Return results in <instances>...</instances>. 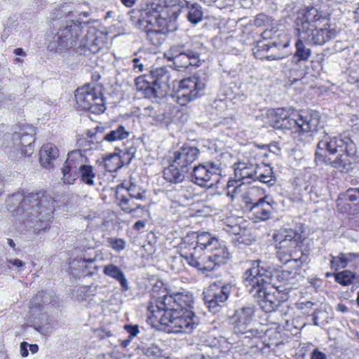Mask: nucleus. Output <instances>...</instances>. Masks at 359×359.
<instances>
[{
	"instance_id": "f257e3e1",
	"label": "nucleus",
	"mask_w": 359,
	"mask_h": 359,
	"mask_svg": "<svg viewBox=\"0 0 359 359\" xmlns=\"http://www.w3.org/2000/svg\"><path fill=\"white\" fill-rule=\"evenodd\" d=\"M277 243V256L283 264L303 263L302 242L304 238L302 233L292 229L280 230L273 236Z\"/></svg>"
},
{
	"instance_id": "f03ea898",
	"label": "nucleus",
	"mask_w": 359,
	"mask_h": 359,
	"mask_svg": "<svg viewBox=\"0 0 359 359\" xmlns=\"http://www.w3.org/2000/svg\"><path fill=\"white\" fill-rule=\"evenodd\" d=\"M156 313H151L159 323L170 327L168 331L173 333L189 334L198 325V318L191 309H180V311H163L156 310Z\"/></svg>"
},
{
	"instance_id": "7ed1b4c3",
	"label": "nucleus",
	"mask_w": 359,
	"mask_h": 359,
	"mask_svg": "<svg viewBox=\"0 0 359 359\" xmlns=\"http://www.w3.org/2000/svg\"><path fill=\"white\" fill-rule=\"evenodd\" d=\"M137 22L144 29L147 39L156 46L161 45L167 34L176 29L175 22L142 12Z\"/></svg>"
},
{
	"instance_id": "20e7f679",
	"label": "nucleus",
	"mask_w": 359,
	"mask_h": 359,
	"mask_svg": "<svg viewBox=\"0 0 359 359\" xmlns=\"http://www.w3.org/2000/svg\"><path fill=\"white\" fill-rule=\"evenodd\" d=\"M193 304V295L189 292H174L169 291L162 297L151 302L148 310L150 313H156V310L159 311H180V309H191Z\"/></svg>"
},
{
	"instance_id": "39448f33",
	"label": "nucleus",
	"mask_w": 359,
	"mask_h": 359,
	"mask_svg": "<svg viewBox=\"0 0 359 359\" xmlns=\"http://www.w3.org/2000/svg\"><path fill=\"white\" fill-rule=\"evenodd\" d=\"M83 29L80 21L67 20L61 25L58 32L53 37L49 47L56 50L72 48L76 44Z\"/></svg>"
},
{
	"instance_id": "423d86ee",
	"label": "nucleus",
	"mask_w": 359,
	"mask_h": 359,
	"mask_svg": "<svg viewBox=\"0 0 359 359\" xmlns=\"http://www.w3.org/2000/svg\"><path fill=\"white\" fill-rule=\"evenodd\" d=\"M75 101V108L77 111H90L93 107V103L97 107L96 110L100 112H104L106 110L101 90L90 84L84 85L76 90ZM90 112H95V109Z\"/></svg>"
},
{
	"instance_id": "0eeeda50",
	"label": "nucleus",
	"mask_w": 359,
	"mask_h": 359,
	"mask_svg": "<svg viewBox=\"0 0 359 359\" xmlns=\"http://www.w3.org/2000/svg\"><path fill=\"white\" fill-rule=\"evenodd\" d=\"M180 0H151L142 12L175 22L182 6Z\"/></svg>"
},
{
	"instance_id": "6e6552de",
	"label": "nucleus",
	"mask_w": 359,
	"mask_h": 359,
	"mask_svg": "<svg viewBox=\"0 0 359 359\" xmlns=\"http://www.w3.org/2000/svg\"><path fill=\"white\" fill-rule=\"evenodd\" d=\"M199 260L194 262V267L202 271H212L216 266L224 264L229 259V253L224 245H213L207 252L202 253Z\"/></svg>"
},
{
	"instance_id": "1a4fd4ad",
	"label": "nucleus",
	"mask_w": 359,
	"mask_h": 359,
	"mask_svg": "<svg viewBox=\"0 0 359 359\" xmlns=\"http://www.w3.org/2000/svg\"><path fill=\"white\" fill-rule=\"evenodd\" d=\"M254 313L253 306H244L235 311L234 314L230 317V320L234 325L233 331L236 334H245L247 338L258 335V330L252 327Z\"/></svg>"
},
{
	"instance_id": "9d476101",
	"label": "nucleus",
	"mask_w": 359,
	"mask_h": 359,
	"mask_svg": "<svg viewBox=\"0 0 359 359\" xmlns=\"http://www.w3.org/2000/svg\"><path fill=\"white\" fill-rule=\"evenodd\" d=\"M191 170V181L201 187H212L219 180L221 170L216 163L201 164Z\"/></svg>"
},
{
	"instance_id": "9b49d317",
	"label": "nucleus",
	"mask_w": 359,
	"mask_h": 359,
	"mask_svg": "<svg viewBox=\"0 0 359 359\" xmlns=\"http://www.w3.org/2000/svg\"><path fill=\"white\" fill-rule=\"evenodd\" d=\"M231 285H225L222 287L217 285L210 286L203 292V299L209 311L212 313L219 312L225 306L229 297Z\"/></svg>"
},
{
	"instance_id": "f8f14e48",
	"label": "nucleus",
	"mask_w": 359,
	"mask_h": 359,
	"mask_svg": "<svg viewBox=\"0 0 359 359\" xmlns=\"http://www.w3.org/2000/svg\"><path fill=\"white\" fill-rule=\"evenodd\" d=\"M35 128L28 124H23L18 131L11 136L13 146L21 150L22 156H30L34 151Z\"/></svg>"
},
{
	"instance_id": "ddd939ff",
	"label": "nucleus",
	"mask_w": 359,
	"mask_h": 359,
	"mask_svg": "<svg viewBox=\"0 0 359 359\" xmlns=\"http://www.w3.org/2000/svg\"><path fill=\"white\" fill-rule=\"evenodd\" d=\"M205 85L198 78L193 76L182 80L177 92V102L180 105H186L189 102L197 97Z\"/></svg>"
},
{
	"instance_id": "4468645a",
	"label": "nucleus",
	"mask_w": 359,
	"mask_h": 359,
	"mask_svg": "<svg viewBox=\"0 0 359 359\" xmlns=\"http://www.w3.org/2000/svg\"><path fill=\"white\" fill-rule=\"evenodd\" d=\"M257 283L249 289L250 293L252 297L257 298V302L262 309L266 313H270L276 311L280 305V302L273 294L267 292L266 285H259L258 280H255Z\"/></svg>"
},
{
	"instance_id": "2eb2a0df",
	"label": "nucleus",
	"mask_w": 359,
	"mask_h": 359,
	"mask_svg": "<svg viewBox=\"0 0 359 359\" xmlns=\"http://www.w3.org/2000/svg\"><path fill=\"white\" fill-rule=\"evenodd\" d=\"M86 157L81 151L75 150L68 154V158L62 168L63 177L62 180L67 184H73L76 179V172L85 165Z\"/></svg>"
},
{
	"instance_id": "dca6fc26",
	"label": "nucleus",
	"mask_w": 359,
	"mask_h": 359,
	"mask_svg": "<svg viewBox=\"0 0 359 359\" xmlns=\"http://www.w3.org/2000/svg\"><path fill=\"white\" fill-rule=\"evenodd\" d=\"M53 202L48 200L46 196H40L39 194L31 193L25 196L21 201L22 211L30 212L39 211L40 213L44 212L47 214L53 212Z\"/></svg>"
},
{
	"instance_id": "f3484780",
	"label": "nucleus",
	"mask_w": 359,
	"mask_h": 359,
	"mask_svg": "<svg viewBox=\"0 0 359 359\" xmlns=\"http://www.w3.org/2000/svg\"><path fill=\"white\" fill-rule=\"evenodd\" d=\"M148 78L151 80L153 89L149 90V93H155L156 98L165 96L170 86V74L165 67L156 68L150 72Z\"/></svg>"
},
{
	"instance_id": "a211bd4d",
	"label": "nucleus",
	"mask_w": 359,
	"mask_h": 359,
	"mask_svg": "<svg viewBox=\"0 0 359 359\" xmlns=\"http://www.w3.org/2000/svg\"><path fill=\"white\" fill-rule=\"evenodd\" d=\"M179 252L180 256L183 257L187 263L194 266V262H197L201 255V248H199L196 244V233L192 232L188 233L182 240L179 245Z\"/></svg>"
},
{
	"instance_id": "6ab92c4d",
	"label": "nucleus",
	"mask_w": 359,
	"mask_h": 359,
	"mask_svg": "<svg viewBox=\"0 0 359 359\" xmlns=\"http://www.w3.org/2000/svg\"><path fill=\"white\" fill-rule=\"evenodd\" d=\"M300 36L307 45H323L334 39L337 31L330 27L318 29L316 25V27L300 32Z\"/></svg>"
},
{
	"instance_id": "aec40b11",
	"label": "nucleus",
	"mask_w": 359,
	"mask_h": 359,
	"mask_svg": "<svg viewBox=\"0 0 359 359\" xmlns=\"http://www.w3.org/2000/svg\"><path fill=\"white\" fill-rule=\"evenodd\" d=\"M199 150L196 147L184 144L173 152L172 163L185 171H191L192 163L197 159Z\"/></svg>"
},
{
	"instance_id": "412c9836",
	"label": "nucleus",
	"mask_w": 359,
	"mask_h": 359,
	"mask_svg": "<svg viewBox=\"0 0 359 359\" xmlns=\"http://www.w3.org/2000/svg\"><path fill=\"white\" fill-rule=\"evenodd\" d=\"M107 34L95 27H88L87 32L81 40L80 45L93 53H97L104 46Z\"/></svg>"
},
{
	"instance_id": "4be33fe9",
	"label": "nucleus",
	"mask_w": 359,
	"mask_h": 359,
	"mask_svg": "<svg viewBox=\"0 0 359 359\" xmlns=\"http://www.w3.org/2000/svg\"><path fill=\"white\" fill-rule=\"evenodd\" d=\"M348 139L349 138H330L328 136H325L323 140L319 141L316 154L320 156L334 155L344 149V147L346 146L345 144L348 142Z\"/></svg>"
},
{
	"instance_id": "5701e85b",
	"label": "nucleus",
	"mask_w": 359,
	"mask_h": 359,
	"mask_svg": "<svg viewBox=\"0 0 359 359\" xmlns=\"http://www.w3.org/2000/svg\"><path fill=\"white\" fill-rule=\"evenodd\" d=\"M235 182H241L238 185L250 183V180H255L257 172H259L257 165L252 163L238 162L234 164Z\"/></svg>"
},
{
	"instance_id": "b1692460",
	"label": "nucleus",
	"mask_w": 359,
	"mask_h": 359,
	"mask_svg": "<svg viewBox=\"0 0 359 359\" xmlns=\"http://www.w3.org/2000/svg\"><path fill=\"white\" fill-rule=\"evenodd\" d=\"M262 275L264 276L262 280L264 283V285H271L273 288L280 291L284 290L285 286L283 284V276H281L280 269L266 263V268H262Z\"/></svg>"
},
{
	"instance_id": "393cba45",
	"label": "nucleus",
	"mask_w": 359,
	"mask_h": 359,
	"mask_svg": "<svg viewBox=\"0 0 359 359\" xmlns=\"http://www.w3.org/2000/svg\"><path fill=\"white\" fill-rule=\"evenodd\" d=\"M297 117L294 119L295 124L301 128L303 132H316L320 126V118L318 114H292Z\"/></svg>"
},
{
	"instance_id": "a878e982",
	"label": "nucleus",
	"mask_w": 359,
	"mask_h": 359,
	"mask_svg": "<svg viewBox=\"0 0 359 359\" xmlns=\"http://www.w3.org/2000/svg\"><path fill=\"white\" fill-rule=\"evenodd\" d=\"M345 144L346 146L344 147V149L339 152V154L333 162L334 164L345 167L355 162L356 154L355 144L351 140L348 139V142Z\"/></svg>"
},
{
	"instance_id": "bb28decb",
	"label": "nucleus",
	"mask_w": 359,
	"mask_h": 359,
	"mask_svg": "<svg viewBox=\"0 0 359 359\" xmlns=\"http://www.w3.org/2000/svg\"><path fill=\"white\" fill-rule=\"evenodd\" d=\"M172 62L178 71H181L182 69H186L189 66H198L199 53L189 49L177 56Z\"/></svg>"
},
{
	"instance_id": "cd10ccee",
	"label": "nucleus",
	"mask_w": 359,
	"mask_h": 359,
	"mask_svg": "<svg viewBox=\"0 0 359 359\" xmlns=\"http://www.w3.org/2000/svg\"><path fill=\"white\" fill-rule=\"evenodd\" d=\"M320 19L318 12L313 7L307 8L302 18L297 21L298 32L309 30L312 27H316L315 23Z\"/></svg>"
},
{
	"instance_id": "c85d7f7f",
	"label": "nucleus",
	"mask_w": 359,
	"mask_h": 359,
	"mask_svg": "<svg viewBox=\"0 0 359 359\" xmlns=\"http://www.w3.org/2000/svg\"><path fill=\"white\" fill-rule=\"evenodd\" d=\"M58 156V149L52 143H47L40 150V163L44 168L49 169L53 166V161Z\"/></svg>"
},
{
	"instance_id": "c756f323",
	"label": "nucleus",
	"mask_w": 359,
	"mask_h": 359,
	"mask_svg": "<svg viewBox=\"0 0 359 359\" xmlns=\"http://www.w3.org/2000/svg\"><path fill=\"white\" fill-rule=\"evenodd\" d=\"M189 171H184L183 168H180L175 163H172L163 170L164 179L170 183L180 184L182 183L185 179L187 174Z\"/></svg>"
},
{
	"instance_id": "7c9ffc66",
	"label": "nucleus",
	"mask_w": 359,
	"mask_h": 359,
	"mask_svg": "<svg viewBox=\"0 0 359 359\" xmlns=\"http://www.w3.org/2000/svg\"><path fill=\"white\" fill-rule=\"evenodd\" d=\"M257 264L256 266H253L245 272L244 278L246 282V285L252 287L255 284V280H258L259 285H264V283L262 282V279L264 278L262 275V268H266V263L262 262L260 261H257Z\"/></svg>"
},
{
	"instance_id": "2f4dec72",
	"label": "nucleus",
	"mask_w": 359,
	"mask_h": 359,
	"mask_svg": "<svg viewBox=\"0 0 359 359\" xmlns=\"http://www.w3.org/2000/svg\"><path fill=\"white\" fill-rule=\"evenodd\" d=\"M103 273L105 276H109L118 281L123 291H127L129 289L128 280L122 271L117 266L109 264L104 266Z\"/></svg>"
},
{
	"instance_id": "473e14b6",
	"label": "nucleus",
	"mask_w": 359,
	"mask_h": 359,
	"mask_svg": "<svg viewBox=\"0 0 359 359\" xmlns=\"http://www.w3.org/2000/svg\"><path fill=\"white\" fill-rule=\"evenodd\" d=\"M196 244L201 248V253L207 252L213 245H218V240L209 232L196 233Z\"/></svg>"
},
{
	"instance_id": "72a5a7b5",
	"label": "nucleus",
	"mask_w": 359,
	"mask_h": 359,
	"mask_svg": "<svg viewBox=\"0 0 359 359\" xmlns=\"http://www.w3.org/2000/svg\"><path fill=\"white\" fill-rule=\"evenodd\" d=\"M76 178L87 185L94 186L95 184L96 174L93 167L85 164L76 172Z\"/></svg>"
},
{
	"instance_id": "f704fd0d",
	"label": "nucleus",
	"mask_w": 359,
	"mask_h": 359,
	"mask_svg": "<svg viewBox=\"0 0 359 359\" xmlns=\"http://www.w3.org/2000/svg\"><path fill=\"white\" fill-rule=\"evenodd\" d=\"M250 210L256 217L262 220L267 219L271 215L269 204L265 203L264 198H260L257 202L255 203L250 208Z\"/></svg>"
},
{
	"instance_id": "c9c22d12",
	"label": "nucleus",
	"mask_w": 359,
	"mask_h": 359,
	"mask_svg": "<svg viewBox=\"0 0 359 359\" xmlns=\"http://www.w3.org/2000/svg\"><path fill=\"white\" fill-rule=\"evenodd\" d=\"M140 202H142V201H135L126 196H122L120 199L119 205L124 212L133 213L139 209L144 210L145 208Z\"/></svg>"
},
{
	"instance_id": "e433bc0d",
	"label": "nucleus",
	"mask_w": 359,
	"mask_h": 359,
	"mask_svg": "<svg viewBox=\"0 0 359 359\" xmlns=\"http://www.w3.org/2000/svg\"><path fill=\"white\" fill-rule=\"evenodd\" d=\"M135 86L138 90L144 92L146 97L149 98H156L155 93H149V90L153 89L151 80L148 76H140L135 79Z\"/></svg>"
},
{
	"instance_id": "4c0bfd02",
	"label": "nucleus",
	"mask_w": 359,
	"mask_h": 359,
	"mask_svg": "<svg viewBox=\"0 0 359 359\" xmlns=\"http://www.w3.org/2000/svg\"><path fill=\"white\" fill-rule=\"evenodd\" d=\"M333 276H334L335 281L343 286L351 285L354 280H359V276L349 270H344L334 273Z\"/></svg>"
},
{
	"instance_id": "58836bf2",
	"label": "nucleus",
	"mask_w": 359,
	"mask_h": 359,
	"mask_svg": "<svg viewBox=\"0 0 359 359\" xmlns=\"http://www.w3.org/2000/svg\"><path fill=\"white\" fill-rule=\"evenodd\" d=\"M129 135V133L125 130L123 126H118L116 130H111L109 133L104 135L100 140V141H107L109 142L122 140L126 139Z\"/></svg>"
},
{
	"instance_id": "ea45409f",
	"label": "nucleus",
	"mask_w": 359,
	"mask_h": 359,
	"mask_svg": "<svg viewBox=\"0 0 359 359\" xmlns=\"http://www.w3.org/2000/svg\"><path fill=\"white\" fill-rule=\"evenodd\" d=\"M104 167L109 172H114L121 168L120 156L117 154H111L103 158Z\"/></svg>"
},
{
	"instance_id": "a19ab883",
	"label": "nucleus",
	"mask_w": 359,
	"mask_h": 359,
	"mask_svg": "<svg viewBox=\"0 0 359 359\" xmlns=\"http://www.w3.org/2000/svg\"><path fill=\"white\" fill-rule=\"evenodd\" d=\"M259 172H257L255 180H257L263 183H270L272 181V168L266 165H257Z\"/></svg>"
},
{
	"instance_id": "79ce46f5",
	"label": "nucleus",
	"mask_w": 359,
	"mask_h": 359,
	"mask_svg": "<svg viewBox=\"0 0 359 359\" xmlns=\"http://www.w3.org/2000/svg\"><path fill=\"white\" fill-rule=\"evenodd\" d=\"M305 40L302 39L299 32V39L296 42V53L295 56L298 57L300 60H306L311 55V49L306 48L305 44Z\"/></svg>"
},
{
	"instance_id": "37998d69",
	"label": "nucleus",
	"mask_w": 359,
	"mask_h": 359,
	"mask_svg": "<svg viewBox=\"0 0 359 359\" xmlns=\"http://www.w3.org/2000/svg\"><path fill=\"white\" fill-rule=\"evenodd\" d=\"M187 19L193 24H196L202 20L203 12L201 7L198 4H192L188 7Z\"/></svg>"
},
{
	"instance_id": "c03bdc74",
	"label": "nucleus",
	"mask_w": 359,
	"mask_h": 359,
	"mask_svg": "<svg viewBox=\"0 0 359 359\" xmlns=\"http://www.w3.org/2000/svg\"><path fill=\"white\" fill-rule=\"evenodd\" d=\"M290 266H294V269H289L290 275H287V283L290 287L292 285H294L298 282L300 279L302 278V275L301 273V265L302 263H299V265L297 264H289Z\"/></svg>"
},
{
	"instance_id": "a18cd8bd",
	"label": "nucleus",
	"mask_w": 359,
	"mask_h": 359,
	"mask_svg": "<svg viewBox=\"0 0 359 359\" xmlns=\"http://www.w3.org/2000/svg\"><path fill=\"white\" fill-rule=\"evenodd\" d=\"M187 50H189V48H187L185 45L183 43L174 44L170 46V49L167 52L165 53V56L168 60L172 61Z\"/></svg>"
},
{
	"instance_id": "49530a36",
	"label": "nucleus",
	"mask_w": 359,
	"mask_h": 359,
	"mask_svg": "<svg viewBox=\"0 0 359 359\" xmlns=\"http://www.w3.org/2000/svg\"><path fill=\"white\" fill-rule=\"evenodd\" d=\"M348 262V259L346 255L343 253H341L337 257L332 256L330 261L331 269L337 271L340 268H345L347 266Z\"/></svg>"
},
{
	"instance_id": "de8ad7c7",
	"label": "nucleus",
	"mask_w": 359,
	"mask_h": 359,
	"mask_svg": "<svg viewBox=\"0 0 359 359\" xmlns=\"http://www.w3.org/2000/svg\"><path fill=\"white\" fill-rule=\"evenodd\" d=\"M128 198H133L135 201H145V192L142 191L140 187L134 184H130L128 188Z\"/></svg>"
},
{
	"instance_id": "09e8293b",
	"label": "nucleus",
	"mask_w": 359,
	"mask_h": 359,
	"mask_svg": "<svg viewBox=\"0 0 359 359\" xmlns=\"http://www.w3.org/2000/svg\"><path fill=\"white\" fill-rule=\"evenodd\" d=\"M149 118L152 121V124H161L167 126L170 121V118L166 114H149Z\"/></svg>"
},
{
	"instance_id": "8fccbe9b",
	"label": "nucleus",
	"mask_w": 359,
	"mask_h": 359,
	"mask_svg": "<svg viewBox=\"0 0 359 359\" xmlns=\"http://www.w3.org/2000/svg\"><path fill=\"white\" fill-rule=\"evenodd\" d=\"M346 200L350 201L359 208V188L348 189L346 192Z\"/></svg>"
},
{
	"instance_id": "3c124183",
	"label": "nucleus",
	"mask_w": 359,
	"mask_h": 359,
	"mask_svg": "<svg viewBox=\"0 0 359 359\" xmlns=\"http://www.w3.org/2000/svg\"><path fill=\"white\" fill-rule=\"evenodd\" d=\"M271 21V19L270 17L264 13H259L256 16L254 24L257 27H262L269 25Z\"/></svg>"
},
{
	"instance_id": "603ef678",
	"label": "nucleus",
	"mask_w": 359,
	"mask_h": 359,
	"mask_svg": "<svg viewBox=\"0 0 359 359\" xmlns=\"http://www.w3.org/2000/svg\"><path fill=\"white\" fill-rule=\"evenodd\" d=\"M108 243L110 246L116 251L122 250L125 248L126 242L121 238H109Z\"/></svg>"
},
{
	"instance_id": "864d4df0",
	"label": "nucleus",
	"mask_w": 359,
	"mask_h": 359,
	"mask_svg": "<svg viewBox=\"0 0 359 359\" xmlns=\"http://www.w3.org/2000/svg\"><path fill=\"white\" fill-rule=\"evenodd\" d=\"M287 46V41H278L276 40L273 42H269L267 44H264L263 47H266V49L268 50L269 48H276L278 50L283 49Z\"/></svg>"
},
{
	"instance_id": "5fc2aeb1",
	"label": "nucleus",
	"mask_w": 359,
	"mask_h": 359,
	"mask_svg": "<svg viewBox=\"0 0 359 359\" xmlns=\"http://www.w3.org/2000/svg\"><path fill=\"white\" fill-rule=\"evenodd\" d=\"M124 330L129 334V337L130 339H133L139 333V327L137 325H126L124 326Z\"/></svg>"
},
{
	"instance_id": "6e6d98bb",
	"label": "nucleus",
	"mask_w": 359,
	"mask_h": 359,
	"mask_svg": "<svg viewBox=\"0 0 359 359\" xmlns=\"http://www.w3.org/2000/svg\"><path fill=\"white\" fill-rule=\"evenodd\" d=\"M131 62H133V69L136 73H141L144 71V65L138 57H134Z\"/></svg>"
},
{
	"instance_id": "4d7b16f0",
	"label": "nucleus",
	"mask_w": 359,
	"mask_h": 359,
	"mask_svg": "<svg viewBox=\"0 0 359 359\" xmlns=\"http://www.w3.org/2000/svg\"><path fill=\"white\" fill-rule=\"evenodd\" d=\"M276 31H273V29H266L262 33V37L264 40L274 39V34H276Z\"/></svg>"
},
{
	"instance_id": "13d9d810",
	"label": "nucleus",
	"mask_w": 359,
	"mask_h": 359,
	"mask_svg": "<svg viewBox=\"0 0 359 359\" xmlns=\"http://www.w3.org/2000/svg\"><path fill=\"white\" fill-rule=\"evenodd\" d=\"M281 271V276H283V286H285V289H289L291 288V286H288L287 283V275H290L289 269H280Z\"/></svg>"
},
{
	"instance_id": "bf43d9fd",
	"label": "nucleus",
	"mask_w": 359,
	"mask_h": 359,
	"mask_svg": "<svg viewBox=\"0 0 359 359\" xmlns=\"http://www.w3.org/2000/svg\"><path fill=\"white\" fill-rule=\"evenodd\" d=\"M104 130V128L103 126H96L95 128L94 129V130H88V136L90 138L92 137H95V135L98 133H103Z\"/></svg>"
},
{
	"instance_id": "052dcab7",
	"label": "nucleus",
	"mask_w": 359,
	"mask_h": 359,
	"mask_svg": "<svg viewBox=\"0 0 359 359\" xmlns=\"http://www.w3.org/2000/svg\"><path fill=\"white\" fill-rule=\"evenodd\" d=\"M28 346L29 344L27 342L23 341L20 344V354L22 357H27L29 354L28 353Z\"/></svg>"
},
{
	"instance_id": "680f3d73",
	"label": "nucleus",
	"mask_w": 359,
	"mask_h": 359,
	"mask_svg": "<svg viewBox=\"0 0 359 359\" xmlns=\"http://www.w3.org/2000/svg\"><path fill=\"white\" fill-rule=\"evenodd\" d=\"M311 359H326V356L322 352L316 351L313 353Z\"/></svg>"
},
{
	"instance_id": "e2e57ef3",
	"label": "nucleus",
	"mask_w": 359,
	"mask_h": 359,
	"mask_svg": "<svg viewBox=\"0 0 359 359\" xmlns=\"http://www.w3.org/2000/svg\"><path fill=\"white\" fill-rule=\"evenodd\" d=\"M145 227V222L142 221V220H138L137 221L134 225H133V228L135 229V230H137V231H140L142 229H144Z\"/></svg>"
},
{
	"instance_id": "0e129e2a",
	"label": "nucleus",
	"mask_w": 359,
	"mask_h": 359,
	"mask_svg": "<svg viewBox=\"0 0 359 359\" xmlns=\"http://www.w3.org/2000/svg\"><path fill=\"white\" fill-rule=\"evenodd\" d=\"M336 309L337 311H339L343 313H345L348 312V307L344 304H338L337 305Z\"/></svg>"
},
{
	"instance_id": "69168bd1",
	"label": "nucleus",
	"mask_w": 359,
	"mask_h": 359,
	"mask_svg": "<svg viewBox=\"0 0 359 359\" xmlns=\"http://www.w3.org/2000/svg\"><path fill=\"white\" fill-rule=\"evenodd\" d=\"M266 57L268 60H275L281 59L283 57V56H282V55L280 53H276V54H271V55H266Z\"/></svg>"
},
{
	"instance_id": "338daca9",
	"label": "nucleus",
	"mask_w": 359,
	"mask_h": 359,
	"mask_svg": "<svg viewBox=\"0 0 359 359\" xmlns=\"http://www.w3.org/2000/svg\"><path fill=\"white\" fill-rule=\"evenodd\" d=\"M13 53L16 55H19V56H22V57L26 56V53L24 51V50L22 48H15L13 50Z\"/></svg>"
},
{
	"instance_id": "774afa93",
	"label": "nucleus",
	"mask_w": 359,
	"mask_h": 359,
	"mask_svg": "<svg viewBox=\"0 0 359 359\" xmlns=\"http://www.w3.org/2000/svg\"><path fill=\"white\" fill-rule=\"evenodd\" d=\"M53 14L55 15V17H52L51 20H55V18H62L63 15L62 11L59 9H55L53 11Z\"/></svg>"
}]
</instances>
